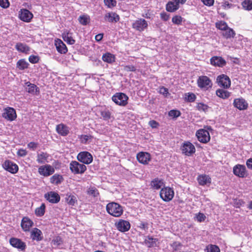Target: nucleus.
<instances>
[{
	"mask_svg": "<svg viewBox=\"0 0 252 252\" xmlns=\"http://www.w3.org/2000/svg\"><path fill=\"white\" fill-rule=\"evenodd\" d=\"M106 209L109 214L115 217H120L124 211L122 206L114 202L107 204Z\"/></svg>",
	"mask_w": 252,
	"mask_h": 252,
	"instance_id": "obj_1",
	"label": "nucleus"
},
{
	"mask_svg": "<svg viewBox=\"0 0 252 252\" xmlns=\"http://www.w3.org/2000/svg\"><path fill=\"white\" fill-rule=\"evenodd\" d=\"M197 86L203 91L210 89L213 86L211 80L207 76L202 75L198 77L197 80Z\"/></svg>",
	"mask_w": 252,
	"mask_h": 252,
	"instance_id": "obj_2",
	"label": "nucleus"
},
{
	"mask_svg": "<svg viewBox=\"0 0 252 252\" xmlns=\"http://www.w3.org/2000/svg\"><path fill=\"white\" fill-rule=\"evenodd\" d=\"M69 169L74 174H82L87 170V167L84 164L73 160L69 163Z\"/></svg>",
	"mask_w": 252,
	"mask_h": 252,
	"instance_id": "obj_3",
	"label": "nucleus"
},
{
	"mask_svg": "<svg viewBox=\"0 0 252 252\" xmlns=\"http://www.w3.org/2000/svg\"><path fill=\"white\" fill-rule=\"evenodd\" d=\"M174 196L173 189L170 187H165L161 189L160 192V196L162 199L166 202L171 200Z\"/></svg>",
	"mask_w": 252,
	"mask_h": 252,
	"instance_id": "obj_4",
	"label": "nucleus"
},
{
	"mask_svg": "<svg viewBox=\"0 0 252 252\" xmlns=\"http://www.w3.org/2000/svg\"><path fill=\"white\" fill-rule=\"evenodd\" d=\"M128 96L124 93H118L112 97V100L117 105L126 106L127 104Z\"/></svg>",
	"mask_w": 252,
	"mask_h": 252,
	"instance_id": "obj_5",
	"label": "nucleus"
},
{
	"mask_svg": "<svg viewBox=\"0 0 252 252\" xmlns=\"http://www.w3.org/2000/svg\"><path fill=\"white\" fill-rule=\"evenodd\" d=\"M77 159L78 161L82 162V164H90L93 160L92 155L88 152L83 151L80 152L77 156Z\"/></svg>",
	"mask_w": 252,
	"mask_h": 252,
	"instance_id": "obj_6",
	"label": "nucleus"
},
{
	"mask_svg": "<svg viewBox=\"0 0 252 252\" xmlns=\"http://www.w3.org/2000/svg\"><path fill=\"white\" fill-rule=\"evenodd\" d=\"M38 172L41 176L48 177L55 172V169L50 164H45L40 166L38 169Z\"/></svg>",
	"mask_w": 252,
	"mask_h": 252,
	"instance_id": "obj_7",
	"label": "nucleus"
},
{
	"mask_svg": "<svg viewBox=\"0 0 252 252\" xmlns=\"http://www.w3.org/2000/svg\"><path fill=\"white\" fill-rule=\"evenodd\" d=\"M196 136L199 141L203 143H206L210 140V136L207 130L203 129H199L196 131Z\"/></svg>",
	"mask_w": 252,
	"mask_h": 252,
	"instance_id": "obj_8",
	"label": "nucleus"
},
{
	"mask_svg": "<svg viewBox=\"0 0 252 252\" xmlns=\"http://www.w3.org/2000/svg\"><path fill=\"white\" fill-rule=\"evenodd\" d=\"M233 172L234 174L240 178H245L247 176V172L245 165L237 164L233 167Z\"/></svg>",
	"mask_w": 252,
	"mask_h": 252,
	"instance_id": "obj_9",
	"label": "nucleus"
},
{
	"mask_svg": "<svg viewBox=\"0 0 252 252\" xmlns=\"http://www.w3.org/2000/svg\"><path fill=\"white\" fill-rule=\"evenodd\" d=\"M182 152L186 156H190L195 152L194 145L190 142L187 141L183 143L181 148Z\"/></svg>",
	"mask_w": 252,
	"mask_h": 252,
	"instance_id": "obj_10",
	"label": "nucleus"
},
{
	"mask_svg": "<svg viewBox=\"0 0 252 252\" xmlns=\"http://www.w3.org/2000/svg\"><path fill=\"white\" fill-rule=\"evenodd\" d=\"M2 166L4 169L12 174L16 173L19 169L16 163L9 160H5Z\"/></svg>",
	"mask_w": 252,
	"mask_h": 252,
	"instance_id": "obj_11",
	"label": "nucleus"
},
{
	"mask_svg": "<svg viewBox=\"0 0 252 252\" xmlns=\"http://www.w3.org/2000/svg\"><path fill=\"white\" fill-rule=\"evenodd\" d=\"M218 85L224 88H228L230 86L231 82L229 78L226 75H219L217 79Z\"/></svg>",
	"mask_w": 252,
	"mask_h": 252,
	"instance_id": "obj_12",
	"label": "nucleus"
},
{
	"mask_svg": "<svg viewBox=\"0 0 252 252\" xmlns=\"http://www.w3.org/2000/svg\"><path fill=\"white\" fill-rule=\"evenodd\" d=\"M115 225L118 230L123 232L128 231L130 228L129 222L124 220H120Z\"/></svg>",
	"mask_w": 252,
	"mask_h": 252,
	"instance_id": "obj_13",
	"label": "nucleus"
},
{
	"mask_svg": "<svg viewBox=\"0 0 252 252\" xmlns=\"http://www.w3.org/2000/svg\"><path fill=\"white\" fill-rule=\"evenodd\" d=\"M148 27L147 21L144 19H140L135 21L132 24L133 28L139 31H143Z\"/></svg>",
	"mask_w": 252,
	"mask_h": 252,
	"instance_id": "obj_14",
	"label": "nucleus"
},
{
	"mask_svg": "<svg viewBox=\"0 0 252 252\" xmlns=\"http://www.w3.org/2000/svg\"><path fill=\"white\" fill-rule=\"evenodd\" d=\"M45 198L50 203H57L60 200V196L59 194L55 191H50L46 193Z\"/></svg>",
	"mask_w": 252,
	"mask_h": 252,
	"instance_id": "obj_15",
	"label": "nucleus"
},
{
	"mask_svg": "<svg viewBox=\"0 0 252 252\" xmlns=\"http://www.w3.org/2000/svg\"><path fill=\"white\" fill-rule=\"evenodd\" d=\"M9 242L11 245L13 247L17 248L21 251H24L26 249V244L19 239L12 238L10 239Z\"/></svg>",
	"mask_w": 252,
	"mask_h": 252,
	"instance_id": "obj_16",
	"label": "nucleus"
},
{
	"mask_svg": "<svg viewBox=\"0 0 252 252\" xmlns=\"http://www.w3.org/2000/svg\"><path fill=\"white\" fill-rule=\"evenodd\" d=\"M233 105L235 107L242 110H246L248 107V104L245 99L243 98H238L234 100Z\"/></svg>",
	"mask_w": 252,
	"mask_h": 252,
	"instance_id": "obj_17",
	"label": "nucleus"
},
{
	"mask_svg": "<svg viewBox=\"0 0 252 252\" xmlns=\"http://www.w3.org/2000/svg\"><path fill=\"white\" fill-rule=\"evenodd\" d=\"M33 225V221L27 217H24L21 220V226L25 232L29 231Z\"/></svg>",
	"mask_w": 252,
	"mask_h": 252,
	"instance_id": "obj_18",
	"label": "nucleus"
},
{
	"mask_svg": "<svg viewBox=\"0 0 252 252\" xmlns=\"http://www.w3.org/2000/svg\"><path fill=\"white\" fill-rule=\"evenodd\" d=\"M33 17L32 14L26 9H22L19 13L20 19L26 22H29Z\"/></svg>",
	"mask_w": 252,
	"mask_h": 252,
	"instance_id": "obj_19",
	"label": "nucleus"
},
{
	"mask_svg": "<svg viewBox=\"0 0 252 252\" xmlns=\"http://www.w3.org/2000/svg\"><path fill=\"white\" fill-rule=\"evenodd\" d=\"M2 116L8 120L13 121L16 118V111L14 109L8 107L5 109Z\"/></svg>",
	"mask_w": 252,
	"mask_h": 252,
	"instance_id": "obj_20",
	"label": "nucleus"
},
{
	"mask_svg": "<svg viewBox=\"0 0 252 252\" xmlns=\"http://www.w3.org/2000/svg\"><path fill=\"white\" fill-rule=\"evenodd\" d=\"M137 159L140 163L147 164L151 159V156L146 152H140L137 155Z\"/></svg>",
	"mask_w": 252,
	"mask_h": 252,
	"instance_id": "obj_21",
	"label": "nucleus"
},
{
	"mask_svg": "<svg viewBox=\"0 0 252 252\" xmlns=\"http://www.w3.org/2000/svg\"><path fill=\"white\" fill-rule=\"evenodd\" d=\"M211 64L215 66L223 67L225 65L226 61L221 57L214 56L210 59Z\"/></svg>",
	"mask_w": 252,
	"mask_h": 252,
	"instance_id": "obj_22",
	"label": "nucleus"
},
{
	"mask_svg": "<svg viewBox=\"0 0 252 252\" xmlns=\"http://www.w3.org/2000/svg\"><path fill=\"white\" fill-rule=\"evenodd\" d=\"M57 132L63 136H65L69 133V128L63 124H60L56 126Z\"/></svg>",
	"mask_w": 252,
	"mask_h": 252,
	"instance_id": "obj_23",
	"label": "nucleus"
},
{
	"mask_svg": "<svg viewBox=\"0 0 252 252\" xmlns=\"http://www.w3.org/2000/svg\"><path fill=\"white\" fill-rule=\"evenodd\" d=\"M199 184L201 186H209L211 183V178L207 175H200L197 178Z\"/></svg>",
	"mask_w": 252,
	"mask_h": 252,
	"instance_id": "obj_24",
	"label": "nucleus"
},
{
	"mask_svg": "<svg viewBox=\"0 0 252 252\" xmlns=\"http://www.w3.org/2000/svg\"><path fill=\"white\" fill-rule=\"evenodd\" d=\"M55 45L57 51L61 54H65L67 52L65 44L61 39L56 40Z\"/></svg>",
	"mask_w": 252,
	"mask_h": 252,
	"instance_id": "obj_25",
	"label": "nucleus"
},
{
	"mask_svg": "<svg viewBox=\"0 0 252 252\" xmlns=\"http://www.w3.org/2000/svg\"><path fill=\"white\" fill-rule=\"evenodd\" d=\"M42 234L40 230L34 228L31 232V237L33 240L39 241L42 239Z\"/></svg>",
	"mask_w": 252,
	"mask_h": 252,
	"instance_id": "obj_26",
	"label": "nucleus"
},
{
	"mask_svg": "<svg viewBox=\"0 0 252 252\" xmlns=\"http://www.w3.org/2000/svg\"><path fill=\"white\" fill-rule=\"evenodd\" d=\"M180 7V5L175 1H169L166 5V10L169 12H174L177 11Z\"/></svg>",
	"mask_w": 252,
	"mask_h": 252,
	"instance_id": "obj_27",
	"label": "nucleus"
},
{
	"mask_svg": "<svg viewBox=\"0 0 252 252\" xmlns=\"http://www.w3.org/2000/svg\"><path fill=\"white\" fill-rule=\"evenodd\" d=\"M49 157V155L47 153L40 152L37 155V162L39 164H44L48 162V159Z\"/></svg>",
	"mask_w": 252,
	"mask_h": 252,
	"instance_id": "obj_28",
	"label": "nucleus"
},
{
	"mask_svg": "<svg viewBox=\"0 0 252 252\" xmlns=\"http://www.w3.org/2000/svg\"><path fill=\"white\" fill-rule=\"evenodd\" d=\"M104 18L109 22H117L120 19L119 16L116 13L113 12L107 13L105 15Z\"/></svg>",
	"mask_w": 252,
	"mask_h": 252,
	"instance_id": "obj_29",
	"label": "nucleus"
},
{
	"mask_svg": "<svg viewBox=\"0 0 252 252\" xmlns=\"http://www.w3.org/2000/svg\"><path fill=\"white\" fill-rule=\"evenodd\" d=\"M102 60L106 63H112L115 61V57L114 55L110 53H106L103 55Z\"/></svg>",
	"mask_w": 252,
	"mask_h": 252,
	"instance_id": "obj_30",
	"label": "nucleus"
},
{
	"mask_svg": "<svg viewBox=\"0 0 252 252\" xmlns=\"http://www.w3.org/2000/svg\"><path fill=\"white\" fill-rule=\"evenodd\" d=\"M63 40L68 44L72 45L75 42V40L72 37V33L69 32H65L63 33Z\"/></svg>",
	"mask_w": 252,
	"mask_h": 252,
	"instance_id": "obj_31",
	"label": "nucleus"
},
{
	"mask_svg": "<svg viewBox=\"0 0 252 252\" xmlns=\"http://www.w3.org/2000/svg\"><path fill=\"white\" fill-rule=\"evenodd\" d=\"M50 180L52 184L58 185L63 181V178L62 175L55 174L50 178Z\"/></svg>",
	"mask_w": 252,
	"mask_h": 252,
	"instance_id": "obj_32",
	"label": "nucleus"
},
{
	"mask_svg": "<svg viewBox=\"0 0 252 252\" xmlns=\"http://www.w3.org/2000/svg\"><path fill=\"white\" fill-rule=\"evenodd\" d=\"M157 239L154 238L150 236H148L145 240V244L150 248L157 246Z\"/></svg>",
	"mask_w": 252,
	"mask_h": 252,
	"instance_id": "obj_33",
	"label": "nucleus"
},
{
	"mask_svg": "<svg viewBox=\"0 0 252 252\" xmlns=\"http://www.w3.org/2000/svg\"><path fill=\"white\" fill-rule=\"evenodd\" d=\"M163 186L162 180L155 179L151 182L152 187L155 189H158Z\"/></svg>",
	"mask_w": 252,
	"mask_h": 252,
	"instance_id": "obj_34",
	"label": "nucleus"
},
{
	"mask_svg": "<svg viewBox=\"0 0 252 252\" xmlns=\"http://www.w3.org/2000/svg\"><path fill=\"white\" fill-rule=\"evenodd\" d=\"M15 48L17 51L23 53H27L30 50L29 47L26 44L22 43H17Z\"/></svg>",
	"mask_w": 252,
	"mask_h": 252,
	"instance_id": "obj_35",
	"label": "nucleus"
},
{
	"mask_svg": "<svg viewBox=\"0 0 252 252\" xmlns=\"http://www.w3.org/2000/svg\"><path fill=\"white\" fill-rule=\"evenodd\" d=\"M216 94L220 97L225 99L230 96V93L226 90L219 89L216 91Z\"/></svg>",
	"mask_w": 252,
	"mask_h": 252,
	"instance_id": "obj_36",
	"label": "nucleus"
},
{
	"mask_svg": "<svg viewBox=\"0 0 252 252\" xmlns=\"http://www.w3.org/2000/svg\"><path fill=\"white\" fill-rule=\"evenodd\" d=\"M222 34L225 38L228 39L234 37L235 35V32L232 29L228 28L227 30H224Z\"/></svg>",
	"mask_w": 252,
	"mask_h": 252,
	"instance_id": "obj_37",
	"label": "nucleus"
},
{
	"mask_svg": "<svg viewBox=\"0 0 252 252\" xmlns=\"http://www.w3.org/2000/svg\"><path fill=\"white\" fill-rule=\"evenodd\" d=\"M45 205L42 203L39 207L37 208L35 210V214L36 216L42 217L44 215Z\"/></svg>",
	"mask_w": 252,
	"mask_h": 252,
	"instance_id": "obj_38",
	"label": "nucleus"
},
{
	"mask_svg": "<svg viewBox=\"0 0 252 252\" xmlns=\"http://www.w3.org/2000/svg\"><path fill=\"white\" fill-rule=\"evenodd\" d=\"M101 117L104 121H108L111 118V113L109 110L104 109L100 111Z\"/></svg>",
	"mask_w": 252,
	"mask_h": 252,
	"instance_id": "obj_39",
	"label": "nucleus"
},
{
	"mask_svg": "<svg viewBox=\"0 0 252 252\" xmlns=\"http://www.w3.org/2000/svg\"><path fill=\"white\" fill-rule=\"evenodd\" d=\"M29 63L27 62L25 60H20L17 63V66L20 70H24L28 67Z\"/></svg>",
	"mask_w": 252,
	"mask_h": 252,
	"instance_id": "obj_40",
	"label": "nucleus"
},
{
	"mask_svg": "<svg viewBox=\"0 0 252 252\" xmlns=\"http://www.w3.org/2000/svg\"><path fill=\"white\" fill-rule=\"evenodd\" d=\"M93 137L91 135L82 134L80 136V140L82 143L87 144L92 140Z\"/></svg>",
	"mask_w": 252,
	"mask_h": 252,
	"instance_id": "obj_41",
	"label": "nucleus"
},
{
	"mask_svg": "<svg viewBox=\"0 0 252 252\" xmlns=\"http://www.w3.org/2000/svg\"><path fill=\"white\" fill-rule=\"evenodd\" d=\"M207 252H220V249L218 246L215 245H209L206 247Z\"/></svg>",
	"mask_w": 252,
	"mask_h": 252,
	"instance_id": "obj_42",
	"label": "nucleus"
},
{
	"mask_svg": "<svg viewBox=\"0 0 252 252\" xmlns=\"http://www.w3.org/2000/svg\"><path fill=\"white\" fill-rule=\"evenodd\" d=\"M78 20L81 24L86 25L90 21V17L87 15H83L79 17Z\"/></svg>",
	"mask_w": 252,
	"mask_h": 252,
	"instance_id": "obj_43",
	"label": "nucleus"
},
{
	"mask_svg": "<svg viewBox=\"0 0 252 252\" xmlns=\"http://www.w3.org/2000/svg\"><path fill=\"white\" fill-rule=\"evenodd\" d=\"M243 8L247 10H252V1L250 0H245L242 3Z\"/></svg>",
	"mask_w": 252,
	"mask_h": 252,
	"instance_id": "obj_44",
	"label": "nucleus"
},
{
	"mask_svg": "<svg viewBox=\"0 0 252 252\" xmlns=\"http://www.w3.org/2000/svg\"><path fill=\"white\" fill-rule=\"evenodd\" d=\"M216 26L218 29L222 31L226 30L228 28L226 23L222 21L217 22Z\"/></svg>",
	"mask_w": 252,
	"mask_h": 252,
	"instance_id": "obj_45",
	"label": "nucleus"
},
{
	"mask_svg": "<svg viewBox=\"0 0 252 252\" xmlns=\"http://www.w3.org/2000/svg\"><path fill=\"white\" fill-rule=\"evenodd\" d=\"M67 197H66V200L67 203L71 206L74 205L75 203L77 202L76 197L73 195H67Z\"/></svg>",
	"mask_w": 252,
	"mask_h": 252,
	"instance_id": "obj_46",
	"label": "nucleus"
},
{
	"mask_svg": "<svg viewBox=\"0 0 252 252\" xmlns=\"http://www.w3.org/2000/svg\"><path fill=\"white\" fill-rule=\"evenodd\" d=\"M27 86L26 90L27 92L30 93H33L34 92V90L36 89V86L34 84H31L29 82H28L26 83Z\"/></svg>",
	"mask_w": 252,
	"mask_h": 252,
	"instance_id": "obj_47",
	"label": "nucleus"
},
{
	"mask_svg": "<svg viewBox=\"0 0 252 252\" xmlns=\"http://www.w3.org/2000/svg\"><path fill=\"white\" fill-rule=\"evenodd\" d=\"M52 243L54 246L58 247L63 243V240L61 237L57 236L53 238Z\"/></svg>",
	"mask_w": 252,
	"mask_h": 252,
	"instance_id": "obj_48",
	"label": "nucleus"
},
{
	"mask_svg": "<svg viewBox=\"0 0 252 252\" xmlns=\"http://www.w3.org/2000/svg\"><path fill=\"white\" fill-rule=\"evenodd\" d=\"M183 21V18L181 16L176 15L172 17V22L176 25H181Z\"/></svg>",
	"mask_w": 252,
	"mask_h": 252,
	"instance_id": "obj_49",
	"label": "nucleus"
},
{
	"mask_svg": "<svg viewBox=\"0 0 252 252\" xmlns=\"http://www.w3.org/2000/svg\"><path fill=\"white\" fill-rule=\"evenodd\" d=\"M197 109L200 111L206 112L209 107L203 103H198L196 106Z\"/></svg>",
	"mask_w": 252,
	"mask_h": 252,
	"instance_id": "obj_50",
	"label": "nucleus"
},
{
	"mask_svg": "<svg viewBox=\"0 0 252 252\" xmlns=\"http://www.w3.org/2000/svg\"><path fill=\"white\" fill-rule=\"evenodd\" d=\"M104 3L108 8H112L116 6V0H104Z\"/></svg>",
	"mask_w": 252,
	"mask_h": 252,
	"instance_id": "obj_51",
	"label": "nucleus"
},
{
	"mask_svg": "<svg viewBox=\"0 0 252 252\" xmlns=\"http://www.w3.org/2000/svg\"><path fill=\"white\" fill-rule=\"evenodd\" d=\"M180 114V112L177 110H171L168 112V115L172 118H177Z\"/></svg>",
	"mask_w": 252,
	"mask_h": 252,
	"instance_id": "obj_52",
	"label": "nucleus"
},
{
	"mask_svg": "<svg viewBox=\"0 0 252 252\" xmlns=\"http://www.w3.org/2000/svg\"><path fill=\"white\" fill-rule=\"evenodd\" d=\"M171 247L174 251H177L180 249L181 247V243L179 242H174L172 244H170Z\"/></svg>",
	"mask_w": 252,
	"mask_h": 252,
	"instance_id": "obj_53",
	"label": "nucleus"
},
{
	"mask_svg": "<svg viewBox=\"0 0 252 252\" xmlns=\"http://www.w3.org/2000/svg\"><path fill=\"white\" fill-rule=\"evenodd\" d=\"M39 60V57L37 56L31 55L29 58V62L32 63H38Z\"/></svg>",
	"mask_w": 252,
	"mask_h": 252,
	"instance_id": "obj_54",
	"label": "nucleus"
},
{
	"mask_svg": "<svg viewBox=\"0 0 252 252\" xmlns=\"http://www.w3.org/2000/svg\"><path fill=\"white\" fill-rule=\"evenodd\" d=\"M186 95V99L189 102L194 101L196 98L195 95L192 93H188Z\"/></svg>",
	"mask_w": 252,
	"mask_h": 252,
	"instance_id": "obj_55",
	"label": "nucleus"
},
{
	"mask_svg": "<svg viewBox=\"0 0 252 252\" xmlns=\"http://www.w3.org/2000/svg\"><path fill=\"white\" fill-rule=\"evenodd\" d=\"M88 193L90 194L93 195L94 197H96L99 194L97 190L94 188H90L88 191Z\"/></svg>",
	"mask_w": 252,
	"mask_h": 252,
	"instance_id": "obj_56",
	"label": "nucleus"
},
{
	"mask_svg": "<svg viewBox=\"0 0 252 252\" xmlns=\"http://www.w3.org/2000/svg\"><path fill=\"white\" fill-rule=\"evenodd\" d=\"M196 218L198 221L202 222L205 220L206 216L203 213H199L196 215Z\"/></svg>",
	"mask_w": 252,
	"mask_h": 252,
	"instance_id": "obj_57",
	"label": "nucleus"
},
{
	"mask_svg": "<svg viewBox=\"0 0 252 252\" xmlns=\"http://www.w3.org/2000/svg\"><path fill=\"white\" fill-rule=\"evenodd\" d=\"M221 6L224 9H229L233 6V4L230 3L228 1L224 0L221 2Z\"/></svg>",
	"mask_w": 252,
	"mask_h": 252,
	"instance_id": "obj_58",
	"label": "nucleus"
},
{
	"mask_svg": "<svg viewBox=\"0 0 252 252\" xmlns=\"http://www.w3.org/2000/svg\"><path fill=\"white\" fill-rule=\"evenodd\" d=\"M9 5L8 0H0V6L4 8H7Z\"/></svg>",
	"mask_w": 252,
	"mask_h": 252,
	"instance_id": "obj_59",
	"label": "nucleus"
},
{
	"mask_svg": "<svg viewBox=\"0 0 252 252\" xmlns=\"http://www.w3.org/2000/svg\"><path fill=\"white\" fill-rule=\"evenodd\" d=\"M159 93L160 94H162L165 96H167V95L169 94L168 90L164 87L160 88Z\"/></svg>",
	"mask_w": 252,
	"mask_h": 252,
	"instance_id": "obj_60",
	"label": "nucleus"
},
{
	"mask_svg": "<svg viewBox=\"0 0 252 252\" xmlns=\"http://www.w3.org/2000/svg\"><path fill=\"white\" fill-rule=\"evenodd\" d=\"M38 144L33 142H31L28 144V147L32 150H35L37 147Z\"/></svg>",
	"mask_w": 252,
	"mask_h": 252,
	"instance_id": "obj_61",
	"label": "nucleus"
},
{
	"mask_svg": "<svg viewBox=\"0 0 252 252\" xmlns=\"http://www.w3.org/2000/svg\"><path fill=\"white\" fill-rule=\"evenodd\" d=\"M124 70L126 71H135L136 68L132 65H128L124 66Z\"/></svg>",
	"mask_w": 252,
	"mask_h": 252,
	"instance_id": "obj_62",
	"label": "nucleus"
},
{
	"mask_svg": "<svg viewBox=\"0 0 252 252\" xmlns=\"http://www.w3.org/2000/svg\"><path fill=\"white\" fill-rule=\"evenodd\" d=\"M201 1L204 4L208 6L213 5L214 3V0H201Z\"/></svg>",
	"mask_w": 252,
	"mask_h": 252,
	"instance_id": "obj_63",
	"label": "nucleus"
},
{
	"mask_svg": "<svg viewBox=\"0 0 252 252\" xmlns=\"http://www.w3.org/2000/svg\"><path fill=\"white\" fill-rule=\"evenodd\" d=\"M160 18L164 21H167L169 18V15L165 12H162L160 14Z\"/></svg>",
	"mask_w": 252,
	"mask_h": 252,
	"instance_id": "obj_64",
	"label": "nucleus"
}]
</instances>
